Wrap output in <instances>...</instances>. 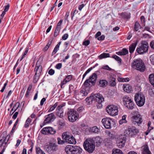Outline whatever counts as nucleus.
Instances as JSON below:
<instances>
[{
    "instance_id": "obj_1",
    "label": "nucleus",
    "mask_w": 154,
    "mask_h": 154,
    "mask_svg": "<svg viewBox=\"0 0 154 154\" xmlns=\"http://www.w3.org/2000/svg\"><path fill=\"white\" fill-rule=\"evenodd\" d=\"M84 149L90 153L94 151L95 148V142L93 139L88 138L84 142Z\"/></svg>"
},
{
    "instance_id": "obj_2",
    "label": "nucleus",
    "mask_w": 154,
    "mask_h": 154,
    "mask_svg": "<svg viewBox=\"0 0 154 154\" xmlns=\"http://www.w3.org/2000/svg\"><path fill=\"white\" fill-rule=\"evenodd\" d=\"M89 79H88L85 82L84 85H85V88H83L80 92L78 95L79 98L82 99L84 97L86 96L89 92V87H88L89 86H92L91 82Z\"/></svg>"
},
{
    "instance_id": "obj_3",
    "label": "nucleus",
    "mask_w": 154,
    "mask_h": 154,
    "mask_svg": "<svg viewBox=\"0 0 154 154\" xmlns=\"http://www.w3.org/2000/svg\"><path fill=\"white\" fill-rule=\"evenodd\" d=\"M131 66L133 68L141 72H143L145 69V64L140 59L134 60L132 63Z\"/></svg>"
},
{
    "instance_id": "obj_4",
    "label": "nucleus",
    "mask_w": 154,
    "mask_h": 154,
    "mask_svg": "<svg viewBox=\"0 0 154 154\" xmlns=\"http://www.w3.org/2000/svg\"><path fill=\"white\" fill-rule=\"evenodd\" d=\"M62 136L63 139L68 143L75 144L76 143L74 137L68 132H63L62 134Z\"/></svg>"
},
{
    "instance_id": "obj_5",
    "label": "nucleus",
    "mask_w": 154,
    "mask_h": 154,
    "mask_svg": "<svg viewBox=\"0 0 154 154\" xmlns=\"http://www.w3.org/2000/svg\"><path fill=\"white\" fill-rule=\"evenodd\" d=\"M149 47V44L147 42L142 41L140 46L137 48L136 51L139 54H143L147 52Z\"/></svg>"
},
{
    "instance_id": "obj_6",
    "label": "nucleus",
    "mask_w": 154,
    "mask_h": 154,
    "mask_svg": "<svg viewBox=\"0 0 154 154\" xmlns=\"http://www.w3.org/2000/svg\"><path fill=\"white\" fill-rule=\"evenodd\" d=\"M106 110L107 113L112 116H115L118 114V108L114 105L108 106L106 108Z\"/></svg>"
},
{
    "instance_id": "obj_7",
    "label": "nucleus",
    "mask_w": 154,
    "mask_h": 154,
    "mask_svg": "<svg viewBox=\"0 0 154 154\" xmlns=\"http://www.w3.org/2000/svg\"><path fill=\"white\" fill-rule=\"evenodd\" d=\"M134 100L137 104L139 106H142L145 103V98L143 95L137 94L134 96Z\"/></svg>"
},
{
    "instance_id": "obj_8",
    "label": "nucleus",
    "mask_w": 154,
    "mask_h": 154,
    "mask_svg": "<svg viewBox=\"0 0 154 154\" xmlns=\"http://www.w3.org/2000/svg\"><path fill=\"white\" fill-rule=\"evenodd\" d=\"M68 116L69 120L72 122H75L79 117L78 113L73 109H71L68 112Z\"/></svg>"
},
{
    "instance_id": "obj_9",
    "label": "nucleus",
    "mask_w": 154,
    "mask_h": 154,
    "mask_svg": "<svg viewBox=\"0 0 154 154\" xmlns=\"http://www.w3.org/2000/svg\"><path fill=\"white\" fill-rule=\"evenodd\" d=\"M125 136L123 134L119 135L117 137L116 142L117 146L119 148H121L124 147L126 142Z\"/></svg>"
},
{
    "instance_id": "obj_10",
    "label": "nucleus",
    "mask_w": 154,
    "mask_h": 154,
    "mask_svg": "<svg viewBox=\"0 0 154 154\" xmlns=\"http://www.w3.org/2000/svg\"><path fill=\"white\" fill-rule=\"evenodd\" d=\"M56 141L54 140L52 142H50L48 145L46 147V151L49 153H52L56 151L57 149V146L56 144Z\"/></svg>"
},
{
    "instance_id": "obj_11",
    "label": "nucleus",
    "mask_w": 154,
    "mask_h": 154,
    "mask_svg": "<svg viewBox=\"0 0 154 154\" xmlns=\"http://www.w3.org/2000/svg\"><path fill=\"white\" fill-rule=\"evenodd\" d=\"M102 122L104 127L106 129H110L113 121L110 118H106L103 119Z\"/></svg>"
},
{
    "instance_id": "obj_12",
    "label": "nucleus",
    "mask_w": 154,
    "mask_h": 154,
    "mask_svg": "<svg viewBox=\"0 0 154 154\" xmlns=\"http://www.w3.org/2000/svg\"><path fill=\"white\" fill-rule=\"evenodd\" d=\"M45 118L44 125L53 122L55 119V116L53 113H51L46 116Z\"/></svg>"
},
{
    "instance_id": "obj_13",
    "label": "nucleus",
    "mask_w": 154,
    "mask_h": 154,
    "mask_svg": "<svg viewBox=\"0 0 154 154\" xmlns=\"http://www.w3.org/2000/svg\"><path fill=\"white\" fill-rule=\"evenodd\" d=\"M64 106L63 104L58 106L56 109V115L60 118L63 117L64 112L63 107Z\"/></svg>"
},
{
    "instance_id": "obj_14",
    "label": "nucleus",
    "mask_w": 154,
    "mask_h": 154,
    "mask_svg": "<svg viewBox=\"0 0 154 154\" xmlns=\"http://www.w3.org/2000/svg\"><path fill=\"white\" fill-rule=\"evenodd\" d=\"M42 66L38 61L36 62L35 68L34 71L35 72V75H40L42 71Z\"/></svg>"
},
{
    "instance_id": "obj_15",
    "label": "nucleus",
    "mask_w": 154,
    "mask_h": 154,
    "mask_svg": "<svg viewBox=\"0 0 154 154\" xmlns=\"http://www.w3.org/2000/svg\"><path fill=\"white\" fill-rule=\"evenodd\" d=\"M142 122V118L140 115H135L133 116V123L135 125L140 124Z\"/></svg>"
},
{
    "instance_id": "obj_16",
    "label": "nucleus",
    "mask_w": 154,
    "mask_h": 154,
    "mask_svg": "<svg viewBox=\"0 0 154 154\" xmlns=\"http://www.w3.org/2000/svg\"><path fill=\"white\" fill-rule=\"evenodd\" d=\"M94 98L99 103H100L104 100L103 97L102 95L100 94H97L94 95Z\"/></svg>"
},
{
    "instance_id": "obj_17",
    "label": "nucleus",
    "mask_w": 154,
    "mask_h": 154,
    "mask_svg": "<svg viewBox=\"0 0 154 154\" xmlns=\"http://www.w3.org/2000/svg\"><path fill=\"white\" fill-rule=\"evenodd\" d=\"M122 88L124 91L128 93H130L132 91V87L128 84H124L123 85Z\"/></svg>"
},
{
    "instance_id": "obj_18",
    "label": "nucleus",
    "mask_w": 154,
    "mask_h": 154,
    "mask_svg": "<svg viewBox=\"0 0 154 154\" xmlns=\"http://www.w3.org/2000/svg\"><path fill=\"white\" fill-rule=\"evenodd\" d=\"M98 71H97L95 73H93L91 76L88 79L91 81L90 82H91V85H94L95 82L97 78V75L96 73H97Z\"/></svg>"
},
{
    "instance_id": "obj_19",
    "label": "nucleus",
    "mask_w": 154,
    "mask_h": 154,
    "mask_svg": "<svg viewBox=\"0 0 154 154\" xmlns=\"http://www.w3.org/2000/svg\"><path fill=\"white\" fill-rule=\"evenodd\" d=\"M74 146L69 145L65 148V151L68 154H73Z\"/></svg>"
},
{
    "instance_id": "obj_20",
    "label": "nucleus",
    "mask_w": 154,
    "mask_h": 154,
    "mask_svg": "<svg viewBox=\"0 0 154 154\" xmlns=\"http://www.w3.org/2000/svg\"><path fill=\"white\" fill-rule=\"evenodd\" d=\"M73 154H80L82 152V149L80 147L74 146Z\"/></svg>"
},
{
    "instance_id": "obj_21",
    "label": "nucleus",
    "mask_w": 154,
    "mask_h": 154,
    "mask_svg": "<svg viewBox=\"0 0 154 154\" xmlns=\"http://www.w3.org/2000/svg\"><path fill=\"white\" fill-rule=\"evenodd\" d=\"M142 149L143 150L142 154H151L148 147L147 145H146L142 146Z\"/></svg>"
},
{
    "instance_id": "obj_22",
    "label": "nucleus",
    "mask_w": 154,
    "mask_h": 154,
    "mask_svg": "<svg viewBox=\"0 0 154 154\" xmlns=\"http://www.w3.org/2000/svg\"><path fill=\"white\" fill-rule=\"evenodd\" d=\"M57 124L59 129H61L65 125V122L63 120H59L58 121Z\"/></svg>"
},
{
    "instance_id": "obj_23",
    "label": "nucleus",
    "mask_w": 154,
    "mask_h": 154,
    "mask_svg": "<svg viewBox=\"0 0 154 154\" xmlns=\"http://www.w3.org/2000/svg\"><path fill=\"white\" fill-rule=\"evenodd\" d=\"M128 50L125 48H123L121 51L116 52V54L119 55H124L128 54Z\"/></svg>"
},
{
    "instance_id": "obj_24",
    "label": "nucleus",
    "mask_w": 154,
    "mask_h": 154,
    "mask_svg": "<svg viewBox=\"0 0 154 154\" xmlns=\"http://www.w3.org/2000/svg\"><path fill=\"white\" fill-rule=\"evenodd\" d=\"M109 82L111 86H114L116 85V79L112 75L109 77Z\"/></svg>"
},
{
    "instance_id": "obj_25",
    "label": "nucleus",
    "mask_w": 154,
    "mask_h": 154,
    "mask_svg": "<svg viewBox=\"0 0 154 154\" xmlns=\"http://www.w3.org/2000/svg\"><path fill=\"white\" fill-rule=\"evenodd\" d=\"M108 82L105 80H101L99 82V85L100 87H105L107 85Z\"/></svg>"
},
{
    "instance_id": "obj_26",
    "label": "nucleus",
    "mask_w": 154,
    "mask_h": 154,
    "mask_svg": "<svg viewBox=\"0 0 154 154\" xmlns=\"http://www.w3.org/2000/svg\"><path fill=\"white\" fill-rule=\"evenodd\" d=\"M126 105L127 108L131 109H133L134 107V104L133 100L126 104Z\"/></svg>"
},
{
    "instance_id": "obj_27",
    "label": "nucleus",
    "mask_w": 154,
    "mask_h": 154,
    "mask_svg": "<svg viewBox=\"0 0 154 154\" xmlns=\"http://www.w3.org/2000/svg\"><path fill=\"white\" fill-rule=\"evenodd\" d=\"M137 44V42L133 43L129 47V51L130 53H132L134 51Z\"/></svg>"
},
{
    "instance_id": "obj_28",
    "label": "nucleus",
    "mask_w": 154,
    "mask_h": 154,
    "mask_svg": "<svg viewBox=\"0 0 154 154\" xmlns=\"http://www.w3.org/2000/svg\"><path fill=\"white\" fill-rule=\"evenodd\" d=\"M125 134L130 137H132L133 136V133L131 128H128L125 130Z\"/></svg>"
},
{
    "instance_id": "obj_29",
    "label": "nucleus",
    "mask_w": 154,
    "mask_h": 154,
    "mask_svg": "<svg viewBox=\"0 0 154 154\" xmlns=\"http://www.w3.org/2000/svg\"><path fill=\"white\" fill-rule=\"evenodd\" d=\"M105 145L107 147L111 148L112 147V143L109 140H107L105 141Z\"/></svg>"
},
{
    "instance_id": "obj_30",
    "label": "nucleus",
    "mask_w": 154,
    "mask_h": 154,
    "mask_svg": "<svg viewBox=\"0 0 154 154\" xmlns=\"http://www.w3.org/2000/svg\"><path fill=\"white\" fill-rule=\"evenodd\" d=\"M149 79L150 82L154 87V74H150L149 75Z\"/></svg>"
},
{
    "instance_id": "obj_31",
    "label": "nucleus",
    "mask_w": 154,
    "mask_h": 154,
    "mask_svg": "<svg viewBox=\"0 0 154 154\" xmlns=\"http://www.w3.org/2000/svg\"><path fill=\"white\" fill-rule=\"evenodd\" d=\"M119 82H127L129 81V79L128 78H123L122 77H118L117 78Z\"/></svg>"
},
{
    "instance_id": "obj_32",
    "label": "nucleus",
    "mask_w": 154,
    "mask_h": 154,
    "mask_svg": "<svg viewBox=\"0 0 154 154\" xmlns=\"http://www.w3.org/2000/svg\"><path fill=\"white\" fill-rule=\"evenodd\" d=\"M90 131L94 133L97 134L99 131V129L97 126H94L90 128Z\"/></svg>"
},
{
    "instance_id": "obj_33",
    "label": "nucleus",
    "mask_w": 154,
    "mask_h": 154,
    "mask_svg": "<svg viewBox=\"0 0 154 154\" xmlns=\"http://www.w3.org/2000/svg\"><path fill=\"white\" fill-rule=\"evenodd\" d=\"M132 100L128 96H125L123 98V101L125 102L126 104L131 101Z\"/></svg>"
},
{
    "instance_id": "obj_34",
    "label": "nucleus",
    "mask_w": 154,
    "mask_h": 154,
    "mask_svg": "<svg viewBox=\"0 0 154 154\" xmlns=\"http://www.w3.org/2000/svg\"><path fill=\"white\" fill-rule=\"evenodd\" d=\"M61 44V42H59L56 45L52 53V54H54L57 52V51L59 50L60 46Z\"/></svg>"
},
{
    "instance_id": "obj_35",
    "label": "nucleus",
    "mask_w": 154,
    "mask_h": 154,
    "mask_svg": "<svg viewBox=\"0 0 154 154\" xmlns=\"http://www.w3.org/2000/svg\"><path fill=\"white\" fill-rule=\"evenodd\" d=\"M127 116L126 115H124L122 116V119L119 121V123L120 125H122L123 123H126L127 121L126 120Z\"/></svg>"
},
{
    "instance_id": "obj_36",
    "label": "nucleus",
    "mask_w": 154,
    "mask_h": 154,
    "mask_svg": "<svg viewBox=\"0 0 154 154\" xmlns=\"http://www.w3.org/2000/svg\"><path fill=\"white\" fill-rule=\"evenodd\" d=\"M94 139L95 143L96 142L97 145H99L102 142V140L99 137H96L94 139Z\"/></svg>"
},
{
    "instance_id": "obj_37",
    "label": "nucleus",
    "mask_w": 154,
    "mask_h": 154,
    "mask_svg": "<svg viewBox=\"0 0 154 154\" xmlns=\"http://www.w3.org/2000/svg\"><path fill=\"white\" fill-rule=\"evenodd\" d=\"M112 154H123L122 151L119 149H114L112 150Z\"/></svg>"
},
{
    "instance_id": "obj_38",
    "label": "nucleus",
    "mask_w": 154,
    "mask_h": 154,
    "mask_svg": "<svg viewBox=\"0 0 154 154\" xmlns=\"http://www.w3.org/2000/svg\"><path fill=\"white\" fill-rule=\"evenodd\" d=\"M109 57V53H103L100 54L99 56V59H102L103 58H107Z\"/></svg>"
},
{
    "instance_id": "obj_39",
    "label": "nucleus",
    "mask_w": 154,
    "mask_h": 154,
    "mask_svg": "<svg viewBox=\"0 0 154 154\" xmlns=\"http://www.w3.org/2000/svg\"><path fill=\"white\" fill-rule=\"evenodd\" d=\"M48 134H53L56 132V131L51 127H48Z\"/></svg>"
},
{
    "instance_id": "obj_40",
    "label": "nucleus",
    "mask_w": 154,
    "mask_h": 154,
    "mask_svg": "<svg viewBox=\"0 0 154 154\" xmlns=\"http://www.w3.org/2000/svg\"><path fill=\"white\" fill-rule=\"evenodd\" d=\"M48 127L43 128L41 131V133L44 134H48Z\"/></svg>"
},
{
    "instance_id": "obj_41",
    "label": "nucleus",
    "mask_w": 154,
    "mask_h": 154,
    "mask_svg": "<svg viewBox=\"0 0 154 154\" xmlns=\"http://www.w3.org/2000/svg\"><path fill=\"white\" fill-rule=\"evenodd\" d=\"M36 152L37 154H45L44 152L38 147H36Z\"/></svg>"
},
{
    "instance_id": "obj_42",
    "label": "nucleus",
    "mask_w": 154,
    "mask_h": 154,
    "mask_svg": "<svg viewBox=\"0 0 154 154\" xmlns=\"http://www.w3.org/2000/svg\"><path fill=\"white\" fill-rule=\"evenodd\" d=\"M58 104V103L57 102L56 103L50 107L48 112H50L53 111L57 106Z\"/></svg>"
},
{
    "instance_id": "obj_43",
    "label": "nucleus",
    "mask_w": 154,
    "mask_h": 154,
    "mask_svg": "<svg viewBox=\"0 0 154 154\" xmlns=\"http://www.w3.org/2000/svg\"><path fill=\"white\" fill-rule=\"evenodd\" d=\"M9 5H7L5 7V8L4 9V11H3L1 16L3 17L5 15V12L7 11L9 9Z\"/></svg>"
},
{
    "instance_id": "obj_44",
    "label": "nucleus",
    "mask_w": 154,
    "mask_h": 154,
    "mask_svg": "<svg viewBox=\"0 0 154 154\" xmlns=\"http://www.w3.org/2000/svg\"><path fill=\"white\" fill-rule=\"evenodd\" d=\"M31 122V119H30L28 118L25 124L24 125V127L25 128H27L28 127Z\"/></svg>"
},
{
    "instance_id": "obj_45",
    "label": "nucleus",
    "mask_w": 154,
    "mask_h": 154,
    "mask_svg": "<svg viewBox=\"0 0 154 154\" xmlns=\"http://www.w3.org/2000/svg\"><path fill=\"white\" fill-rule=\"evenodd\" d=\"M140 28V24L137 22H136L134 25V29L136 31H138Z\"/></svg>"
},
{
    "instance_id": "obj_46",
    "label": "nucleus",
    "mask_w": 154,
    "mask_h": 154,
    "mask_svg": "<svg viewBox=\"0 0 154 154\" xmlns=\"http://www.w3.org/2000/svg\"><path fill=\"white\" fill-rule=\"evenodd\" d=\"M60 29L56 27L54 33V36L55 37H57L59 34Z\"/></svg>"
},
{
    "instance_id": "obj_47",
    "label": "nucleus",
    "mask_w": 154,
    "mask_h": 154,
    "mask_svg": "<svg viewBox=\"0 0 154 154\" xmlns=\"http://www.w3.org/2000/svg\"><path fill=\"white\" fill-rule=\"evenodd\" d=\"M112 57L114 58L119 63H121L122 60L118 56L115 55L112 56Z\"/></svg>"
},
{
    "instance_id": "obj_48",
    "label": "nucleus",
    "mask_w": 154,
    "mask_h": 154,
    "mask_svg": "<svg viewBox=\"0 0 154 154\" xmlns=\"http://www.w3.org/2000/svg\"><path fill=\"white\" fill-rule=\"evenodd\" d=\"M20 103L19 102L16 103L15 104V105L14 106L13 108L12 109L11 111L14 110V112L16 111V110L20 106Z\"/></svg>"
},
{
    "instance_id": "obj_49",
    "label": "nucleus",
    "mask_w": 154,
    "mask_h": 154,
    "mask_svg": "<svg viewBox=\"0 0 154 154\" xmlns=\"http://www.w3.org/2000/svg\"><path fill=\"white\" fill-rule=\"evenodd\" d=\"M131 128L133 136L135 135L139 132L138 130L135 127H132Z\"/></svg>"
},
{
    "instance_id": "obj_50",
    "label": "nucleus",
    "mask_w": 154,
    "mask_h": 154,
    "mask_svg": "<svg viewBox=\"0 0 154 154\" xmlns=\"http://www.w3.org/2000/svg\"><path fill=\"white\" fill-rule=\"evenodd\" d=\"M40 75H36L35 74V76L33 78V82L34 83H36L38 80L39 77Z\"/></svg>"
},
{
    "instance_id": "obj_51",
    "label": "nucleus",
    "mask_w": 154,
    "mask_h": 154,
    "mask_svg": "<svg viewBox=\"0 0 154 154\" xmlns=\"http://www.w3.org/2000/svg\"><path fill=\"white\" fill-rule=\"evenodd\" d=\"M65 142L64 140H61V138L59 137L57 138V143L58 144H63Z\"/></svg>"
},
{
    "instance_id": "obj_52",
    "label": "nucleus",
    "mask_w": 154,
    "mask_h": 154,
    "mask_svg": "<svg viewBox=\"0 0 154 154\" xmlns=\"http://www.w3.org/2000/svg\"><path fill=\"white\" fill-rule=\"evenodd\" d=\"M92 68H90L89 69H88L85 72V73L84 74V75H83V79H84L85 76L88 73L90 72L92 70Z\"/></svg>"
},
{
    "instance_id": "obj_53",
    "label": "nucleus",
    "mask_w": 154,
    "mask_h": 154,
    "mask_svg": "<svg viewBox=\"0 0 154 154\" xmlns=\"http://www.w3.org/2000/svg\"><path fill=\"white\" fill-rule=\"evenodd\" d=\"M72 79V75H69L67 76L65 79L66 80V81L68 82L70 81Z\"/></svg>"
},
{
    "instance_id": "obj_54",
    "label": "nucleus",
    "mask_w": 154,
    "mask_h": 154,
    "mask_svg": "<svg viewBox=\"0 0 154 154\" xmlns=\"http://www.w3.org/2000/svg\"><path fill=\"white\" fill-rule=\"evenodd\" d=\"M63 20H61L58 23L57 26L56 27L58 28L61 29V26L62 23L63 22Z\"/></svg>"
},
{
    "instance_id": "obj_55",
    "label": "nucleus",
    "mask_w": 154,
    "mask_h": 154,
    "mask_svg": "<svg viewBox=\"0 0 154 154\" xmlns=\"http://www.w3.org/2000/svg\"><path fill=\"white\" fill-rule=\"evenodd\" d=\"M102 68L103 69L109 71H110L112 69L110 68L107 65L103 66Z\"/></svg>"
},
{
    "instance_id": "obj_56",
    "label": "nucleus",
    "mask_w": 154,
    "mask_h": 154,
    "mask_svg": "<svg viewBox=\"0 0 154 154\" xmlns=\"http://www.w3.org/2000/svg\"><path fill=\"white\" fill-rule=\"evenodd\" d=\"M69 35L68 34L66 33L64 34L62 36V39L64 40H66L68 37Z\"/></svg>"
},
{
    "instance_id": "obj_57",
    "label": "nucleus",
    "mask_w": 154,
    "mask_h": 154,
    "mask_svg": "<svg viewBox=\"0 0 154 154\" xmlns=\"http://www.w3.org/2000/svg\"><path fill=\"white\" fill-rule=\"evenodd\" d=\"M8 83V81H7L5 83L4 85L3 88H2V89L1 90V91L2 92H3L4 91L5 89L6 88V86H7V85Z\"/></svg>"
},
{
    "instance_id": "obj_58",
    "label": "nucleus",
    "mask_w": 154,
    "mask_h": 154,
    "mask_svg": "<svg viewBox=\"0 0 154 154\" xmlns=\"http://www.w3.org/2000/svg\"><path fill=\"white\" fill-rule=\"evenodd\" d=\"M62 67V64L61 63H58L56 66V68L57 69H60Z\"/></svg>"
},
{
    "instance_id": "obj_59",
    "label": "nucleus",
    "mask_w": 154,
    "mask_h": 154,
    "mask_svg": "<svg viewBox=\"0 0 154 154\" xmlns=\"http://www.w3.org/2000/svg\"><path fill=\"white\" fill-rule=\"evenodd\" d=\"M150 59L152 64H154V54L151 56Z\"/></svg>"
},
{
    "instance_id": "obj_60",
    "label": "nucleus",
    "mask_w": 154,
    "mask_h": 154,
    "mask_svg": "<svg viewBox=\"0 0 154 154\" xmlns=\"http://www.w3.org/2000/svg\"><path fill=\"white\" fill-rule=\"evenodd\" d=\"M18 121H19L18 119H17V120H16V122H15V124L14 125L13 127L12 131H14L15 129V128H16V125H17V123L18 122Z\"/></svg>"
},
{
    "instance_id": "obj_61",
    "label": "nucleus",
    "mask_w": 154,
    "mask_h": 154,
    "mask_svg": "<svg viewBox=\"0 0 154 154\" xmlns=\"http://www.w3.org/2000/svg\"><path fill=\"white\" fill-rule=\"evenodd\" d=\"M90 44V41L89 40H86L83 43V45H85V46H87L88 45Z\"/></svg>"
},
{
    "instance_id": "obj_62",
    "label": "nucleus",
    "mask_w": 154,
    "mask_h": 154,
    "mask_svg": "<svg viewBox=\"0 0 154 154\" xmlns=\"http://www.w3.org/2000/svg\"><path fill=\"white\" fill-rule=\"evenodd\" d=\"M54 73V71L52 69H50L48 72V73L51 75H53Z\"/></svg>"
},
{
    "instance_id": "obj_63",
    "label": "nucleus",
    "mask_w": 154,
    "mask_h": 154,
    "mask_svg": "<svg viewBox=\"0 0 154 154\" xmlns=\"http://www.w3.org/2000/svg\"><path fill=\"white\" fill-rule=\"evenodd\" d=\"M66 80L65 79H64V80L62 81L61 82V88H62L63 86L66 84L68 82L66 81Z\"/></svg>"
},
{
    "instance_id": "obj_64",
    "label": "nucleus",
    "mask_w": 154,
    "mask_h": 154,
    "mask_svg": "<svg viewBox=\"0 0 154 154\" xmlns=\"http://www.w3.org/2000/svg\"><path fill=\"white\" fill-rule=\"evenodd\" d=\"M105 36L104 35H102L100 36V37L97 38V40L100 41V40H103L105 38Z\"/></svg>"
}]
</instances>
